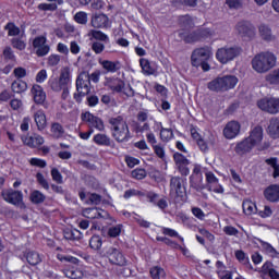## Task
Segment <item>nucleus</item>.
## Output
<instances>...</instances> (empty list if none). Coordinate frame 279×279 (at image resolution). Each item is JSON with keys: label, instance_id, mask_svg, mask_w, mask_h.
Segmentation results:
<instances>
[{"label": "nucleus", "instance_id": "nucleus-47", "mask_svg": "<svg viewBox=\"0 0 279 279\" xmlns=\"http://www.w3.org/2000/svg\"><path fill=\"white\" fill-rule=\"evenodd\" d=\"M173 158H174V162H175L177 167H182L184 165H189V159H186V157H184L180 153H175L173 155Z\"/></svg>", "mask_w": 279, "mask_h": 279}, {"label": "nucleus", "instance_id": "nucleus-25", "mask_svg": "<svg viewBox=\"0 0 279 279\" xmlns=\"http://www.w3.org/2000/svg\"><path fill=\"white\" fill-rule=\"evenodd\" d=\"M268 134L271 138H279V118H271L268 125Z\"/></svg>", "mask_w": 279, "mask_h": 279}, {"label": "nucleus", "instance_id": "nucleus-41", "mask_svg": "<svg viewBox=\"0 0 279 279\" xmlns=\"http://www.w3.org/2000/svg\"><path fill=\"white\" fill-rule=\"evenodd\" d=\"M266 165H269V167L274 168V178H279L278 158L272 157V158L266 159Z\"/></svg>", "mask_w": 279, "mask_h": 279}, {"label": "nucleus", "instance_id": "nucleus-31", "mask_svg": "<svg viewBox=\"0 0 279 279\" xmlns=\"http://www.w3.org/2000/svg\"><path fill=\"white\" fill-rule=\"evenodd\" d=\"M108 86L113 93H122L123 88H125V82L120 78H113L108 83Z\"/></svg>", "mask_w": 279, "mask_h": 279}, {"label": "nucleus", "instance_id": "nucleus-11", "mask_svg": "<svg viewBox=\"0 0 279 279\" xmlns=\"http://www.w3.org/2000/svg\"><path fill=\"white\" fill-rule=\"evenodd\" d=\"M257 107L268 114H278L279 112V98H264L257 101Z\"/></svg>", "mask_w": 279, "mask_h": 279}, {"label": "nucleus", "instance_id": "nucleus-1", "mask_svg": "<svg viewBox=\"0 0 279 279\" xmlns=\"http://www.w3.org/2000/svg\"><path fill=\"white\" fill-rule=\"evenodd\" d=\"M276 66V56L271 52H260L252 59V68L256 73H267Z\"/></svg>", "mask_w": 279, "mask_h": 279}, {"label": "nucleus", "instance_id": "nucleus-62", "mask_svg": "<svg viewBox=\"0 0 279 279\" xmlns=\"http://www.w3.org/2000/svg\"><path fill=\"white\" fill-rule=\"evenodd\" d=\"M125 162H126L128 167H130V169H134V167H136V165H141V160H138L132 156H126Z\"/></svg>", "mask_w": 279, "mask_h": 279}, {"label": "nucleus", "instance_id": "nucleus-38", "mask_svg": "<svg viewBox=\"0 0 279 279\" xmlns=\"http://www.w3.org/2000/svg\"><path fill=\"white\" fill-rule=\"evenodd\" d=\"M4 29L8 32V36H19V34H21V28L12 22L8 23Z\"/></svg>", "mask_w": 279, "mask_h": 279}, {"label": "nucleus", "instance_id": "nucleus-55", "mask_svg": "<svg viewBox=\"0 0 279 279\" xmlns=\"http://www.w3.org/2000/svg\"><path fill=\"white\" fill-rule=\"evenodd\" d=\"M160 138L161 141H171V138H173V131L171 129H162Z\"/></svg>", "mask_w": 279, "mask_h": 279}, {"label": "nucleus", "instance_id": "nucleus-17", "mask_svg": "<svg viewBox=\"0 0 279 279\" xmlns=\"http://www.w3.org/2000/svg\"><path fill=\"white\" fill-rule=\"evenodd\" d=\"M83 215L87 219H108V211L99 208H86L83 210Z\"/></svg>", "mask_w": 279, "mask_h": 279}, {"label": "nucleus", "instance_id": "nucleus-37", "mask_svg": "<svg viewBox=\"0 0 279 279\" xmlns=\"http://www.w3.org/2000/svg\"><path fill=\"white\" fill-rule=\"evenodd\" d=\"M45 199H46L45 194H43L38 190L33 191L31 194V201L33 202V204H43Z\"/></svg>", "mask_w": 279, "mask_h": 279}, {"label": "nucleus", "instance_id": "nucleus-19", "mask_svg": "<svg viewBox=\"0 0 279 279\" xmlns=\"http://www.w3.org/2000/svg\"><path fill=\"white\" fill-rule=\"evenodd\" d=\"M31 93L34 97L35 104H38V105L45 104V101L47 99V94L45 93V89H43V86L33 85Z\"/></svg>", "mask_w": 279, "mask_h": 279}, {"label": "nucleus", "instance_id": "nucleus-20", "mask_svg": "<svg viewBox=\"0 0 279 279\" xmlns=\"http://www.w3.org/2000/svg\"><path fill=\"white\" fill-rule=\"evenodd\" d=\"M64 276L71 279H82L88 276V272L84 271L83 268L72 267L63 270Z\"/></svg>", "mask_w": 279, "mask_h": 279}, {"label": "nucleus", "instance_id": "nucleus-24", "mask_svg": "<svg viewBox=\"0 0 279 279\" xmlns=\"http://www.w3.org/2000/svg\"><path fill=\"white\" fill-rule=\"evenodd\" d=\"M34 119L38 130H45V128H47V117L45 116V111H36L34 114Z\"/></svg>", "mask_w": 279, "mask_h": 279}, {"label": "nucleus", "instance_id": "nucleus-36", "mask_svg": "<svg viewBox=\"0 0 279 279\" xmlns=\"http://www.w3.org/2000/svg\"><path fill=\"white\" fill-rule=\"evenodd\" d=\"M51 133L53 134L54 138H62V135L64 134V128H62V124L58 122L52 123Z\"/></svg>", "mask_w": 279, "mask_h": 279}, {"label": "nucleus", "instance_id": "nucleus-2", "mask_svg": "<svg viewBox=\"0 0 279 279\" xmlns=\"http://www.w3.org/2000/svg\"><path fill=\"white\" fill-rule=\"evenodd\" d=\"M109 123L116 141H126V138H131L130 129L128 128V123L123 120V117L118 116L117 118H111Z\"/></svg>", "mask_w": 279, "mask_h": 279}, {"label": "nucleus", "instance_id": "nucleus-21", "mask_svg": "<svg viewBox=\"0 0 279 279\" xmlns=\"http://www.w3.org/2000/svg\"><path fill=\"white\" fill-rule=\"evenodd\" d=\"M265 198L268 202H279V185L278 184H274L268 186L265 192H264Z\"/></svg>", "mask_w": 279, "mask_h": 279}, {"label": "nucleus", "instance_id": "nucleus-6", "mask_svg": "<svg viewBox=\"0 0 279 279\" xmlns=\"http://www.w3.org/2000/svg\"><path fill=\"white\" fill-rule=\"evenodd\" d=\"M48 84L54 93H60L62 88L69 87V84H71V69L69 66L62 68L59 80L50 78Z\"/></svg>", "mask_w": 279, "mask_h": 279}, {"label": "nucleus", "instance_id": "nucleus-45", "mask_svg": "<svg viewBox=\"0 0 279 279\" xmlns=\"http://www.w3.org/2000/svg\"><path fill=\"white\" fill-rule=\"evenodd\" d=\"M266 82H268V84H279V69H276L266 75Z\"/></svg>", "mask_w": 279, "mask_h": 279}, {"label": "nucleus", "instance_id": "nucleus-16", "mask_svg": "<svg viewBox=\"0 0 279 279\" xmlns=\"http://www.w3.org/2000/svg\"><path fill=\"white\" fill-rule=\"evenodd\" d=\"M90 23L96 29H108L110 27V19L104 13L92 16Z\"/></svg>", "mask_w": 279, "mask_h": 279}, {"label": "nucleus", "instance_id": "nucleus-51", "mask_svg": "<svg viewBox=\"0 0 279 279\" xmlns=\"http://www.w3.org/2000/svg\"><path fill=\"white\" fill-rule=\"evenodd\" d=\"M29 165H32V167H39V169H45V167H47V161H45V159L34 157L29 159Z\"/></svg>", "mask_w": 279, "mask_h": 279}, {"label": "nucleus", "instance_id": "nucleus-27", "mask_svg": "<svg viewBox=\"0 0 279 279\" xmlns=\"http://www.w3.org/2000/svg\"><path fill=\"white\" fill-rule=\"evenodd\" d=\"M222 84L226 93V90H230L234 88L236 84H239V78H236V76L234 75H226V76H222Z\"/></svg>", "mask_w": 279, "mask_h": 279}, {"label": "nucleus", "instance_id": "nucleus-29", "mask_svg": "<svg viewBox=\"0 0 279 279\" xmlns=\"http://www.w3.org/2000/svg\"><path fill=\"white\" fill-rule=\"evenodd\" d=\"M101 66L105 69V71H108V73H117V71L121 69V62L105 60L101 62Z\"/></svg>", "mask_w": 279, "mask_h": 279}, {"label": "nucleus", "instance_id": "nucleus-10", "mask_svg": "<svg viewBox=\"0 0 279 279\" xmlns=\"http://www.w3.org/2000/svg\"><path fill=\"white\" fill-rule=\"evenodd\" d=\"M2 197L8 204L17 206V208H25V203L23 202V192L14 190H3Z\"/></svg>", "mask_w": 279, "mask_h": 279}, {"label": "nucleus", "instance_id": "nucleus-52", "mask_svg": "<svg viewBox=\"0 0 279 279\" xmlns=\"http://www.w3.org/2000/svg\"><path fill=\"white\" fill-rule=\"evenodd\" d=\"M36 180L38 184H40V186L45 189V191H49V182L47 181V179H45V175L43 173L38 172L36 174Z\"/></svg>", "mask_w": 279, "mask_h": 279}, {"label": "nucleus", "instance_id": "nucleus-14", "mask_svg": "<svg viewBox=\"0 0 279 279\" xmlns=\"http://www.w3.org/2000/svg\"><path fill=\"white\" fill-rule=\"evenodd\" d=\"M33 47L36 50V56L38 58H44V56H47L49 53L50 48L49 45H47V37L45 36H38L33 40Z\"/></svg>", "mask_w": 279, "mask_h": 279}, {"label": "nucleus", "instance_id": "nucleus-5", "mask_svg": "<svg viewBox=\"0 0 279 279\" xmlns=\"http://www.w3.org/2000/svg\"><path fill=\"white\" fill-rule=\"evenodd\" d=\"M191 60L192 66H201L203 71H210V65L208 64V60H210V49H195L192 53Z\"/></svg>", "mask_w": 279, "mask_h": 279}, {"label": "nucleus", "instance_id": "nucleus-59", "mask_svg": "<svg viewBox=\"0 0 279 279\" xmlns=\"http://www.w3.org/2000/svg\"><path fill=\"white\" fill-rule=\"evenodd\" d=\"M108 234L111 238L117 239V236H119V234H121V225L110 227L108 230Z\"/></svg>", "mask_w": 279, "mask_h": 279}, {"label": "nucleus", "instance_id": "nucleus-50", "mask_svg": "<svg viewBox=\"0 0 279 279\" xmlns=\"http://www.w3.org/2000/svg\"><path fill=\"white\" fill-rule=\"evenodd\" d=\"M235 257L239 259L240 263H243L244 265H248V267H252V264H250V258L247 257V255H245V252L236 251Z\"/></svg>", "mask_w": 279, "mask_h": 279}, {"label": "nucleus", "instance_id": "nucleus-22", "mask_svg": "<svg viewBox=\"0 0 279 279\" xmlns=\"http://www.w3.org/2000/svg\"><path fill=\"white\" fill-rule=\"evenodd\" d=\"M25 258L28 265H32L33 267H36V265H40V263H43V255L36 251H27L25 253Z\"/></svg>", "mask_w": 279, "mask_h": 279}, {"label": "nucleus", "instance_id": "nucleus-57", "mask_svg": "<svg viewBox=\"0 0 279 279\" xmlns=\"http://www.w3.org/2000/svg\"><path fill=\"white\" fill-rule=\"evenodd\" d=\"M230 173H231V182L238 185L243 184V179H241V174H239L236 170L231 169Z\"/></svg>", "mask_w": 279, "mask_h": 279}, {"label": "nucleus", "instance_id": "nucleus-60", "mask_svg": "<svg viewBox=\"0 0 279 279\" xmlns=\"http://www.w3.org/2000/svg\"><path fill=\"white\" fill-rule=\"evenodd\" d=\"M264 250L269 254V256H271L272 258H278L279 253L276 252V248H274V246H271V244L269 243H265L264 244Z\"/></svg>", "mask_w": 279, "mask_h": 279}, {"label": "nucleus", "instance_id": "nucleus-35", "mask_svg": "<svg viewBox=\"0 0 279 279\" xmlns=\"http://www.w3.org/2000/svg\"><path fill=\"white\" fill-rule=\"evenodd\" d=\"M124 199H130V197H145V193L141 190L130 189L124 192Z\"/></svg>", "mask_w": 279, "mask_h": 279}, {"label": "nucleus", "instance_id": "nucleus-46", "mask_svg": "<svg viewBox=\"0 0 279 279\" xmlns=\"http://www.w3.org/2000/svg\"><path fill=\"white\" fill-rule=\"evenodd\" d=\"M38 10H41V12H56V10H58V4L40 3V4H38Z\"/></svg>", "mask_w": 279, "mask_h": 279}, {"label": "nucleus", "instance_id": "nucleus-23", "mask_svg": "<svg viewBox=\"0 0 279 279\" xmlns=\"http://www.w3.org/2000/svg\"><path fill=\"white\" fill-rule=\"evenodd\" d=\"M207 88L213 93H226L223 87V77H217L207 84Z\"/></svg>", "mask_w": 279, "mask_h": 279}, {"label": "nucleus", "instance_id": "nucleus-15", "mask_svg": "<svg viewBox=\"0 0 279 279\" xmlns=\"http://www.w3.org/2000/svg\"><path fill=\"white\" fill-rule=\"evenodd\" d=\"M81 119L85 123H88L89 128H96V130H104V121L88 111L82 113Z\"/></svg>", "mask_w": 279, "mask_h": 279}, {"label": "nucleus", "instance_id": "nucleus-40", "mask_svg": "<svg viewBox=\"0 0 279 279\" xmlns=\"http://www.w3.org/2000/svg\"><path fill=\"white\" fill-rule=\"evenodd\" d=\"M263 138V126H255L250 134V141H262Z\"/></svg>", "mask_w": 279, "mask_h": 279}, {"label": "nucleus", "instance_id": "nucleus-3", "mask_svg": "<svg viewBox=\"0 0 279 279\" xmlns=\"http://www.w3.org/2000/svg\"><path fill=\"white\" fill-rule=\"evenodd\" d=\"M99 255L101 258H108L111 265H118L119 267H125L128 265V259L121 251L114 246H105Z\"/></svg>", "mask_w": 279, "mask_h": 279}, {"label": "nucleus", "instance_id": "nucleus-43", "mask_svg": "<svg viewBox=\"0 0 279 279\" xmlns=\"http://www.w3.org/2000/svg\"><path fill=\"white\" fill-rule=\"evenodd\" d=\"M11 45L13 49H17L19 51H24L25 47H27V44L19 37L12 38Z\"/></svg>", "mask_w": 279, "mask_h": 279}, {"label": "nucleus", "instance_id": "nucleus-63", "mask_svg": "<svg viewBox=\"0 0 279 279\" xmlns=\"http://www.w3.org/2000/svg\"><path fill=\"white\" fill-rule=\"evenodd\" d=\"M13 75H15L17 80H22V77H26L27 70H25L24 68H15L13 71Z\"/></svg>", "mask_w": 279, "mask_h": 279}, {"label": "nucleus", "instance_id": "nucleus-9", "mask_svg": "<svg viewBox=\"0 0 279 279\" xmlns=\"http://www.w3.org/2000/svg\"><path fill=\"white\" fill-rule=\"evenodd\" d=\"M235 32L238 36L244 40H252V38L256 36V28L247 21L238 22L235 25Z\"/></svg>", "mask_w": 279, "mask_h": 279}, {"label": "nucleus", "instance_id": "nucleus-54", "mask_svg": "<svg viewBox=\"0 0 279 279\" xmlns=\"http://www.w3.org/2000/svg\"><path fill=\"white\" fill-rule=\"evenodd\" d=\"M226 3L231 10H241L243 8V0H226Z\"/></svg>", "mask_w": 279, "mask_h": 279}, {"label": "nucleus", "instance_id": "nucleus-13", "mask_svg": "<svg viewBox=\"0 0 279 279\" xmlns=\"http://www.w3.org/2000/svg\"><path fill=\"white\" fill-rule=\"evenodd\" d=\"M170 193L177 197H183L186 193V187H184V180L180 177H172L170 180Z\"/></svg>", "mask_w": 279, "mask_h": 279}, {"label": "nucleus", "instance_id": "nucleus-34", "mask_svg": "<svg viewBox=\"0 0 279 279\" xmlns=\"http://www.w3.org/2000/svg\"><path fill=\"white\" fill-rule=\"evenodd\" d=\"M131 178H133V180H145L147 178V170L143 168H136L131 171Z\"/></svg>", "mask_w": 279, "mask_h": 279}, {"label": "nucleus", "instance_id": "nucleus-7", "mask_svg": "<svg viewBox=\"0 0 279 279\" xmlns=\"http://www.w3.org/2000/svg\"><path fill=\"white\" fill-rule=\"evenodd\" d=\"M256 147L258 151H265V149H269V142L265 141H242L236 144L235 151L240 156L243 154H247V151H252V148Z\"/></svg>", "mask_w": 279, "mask_h": 279}, {"label": "nucleus", "instance_id": "nucleus-26", "mask_svg": "<svg viewBox=\"0 0 279 279\" xmlns=\"http://www.w3.org/2000/svg\"><path fill=\"white\" fill-rule=\"evenodd\" d=\"M140 66L142 68L144 75H154V73H156V68H154L151 62L145 58L140 59Z\"/></svg>", "mask_w": 279, "mask_h": 279}, {"label": "nucleus", "instance_id": "nucleus-33", "mask_svg": "<svg viewBox=\"0 0 279 279\" xmlns=\"http://www.w3.org/2000/svg\"><path fill=\"white\" fill-rule=\"evenodd\" d=\"M90 36L95 40H98L99 43H105L106 45H108V43H110V37H108V35H106L101 31H90Z\"/></svg>", "mask_w": 279, "mask_h": 279}, {"label": "nucleus", "instance_id": "nucleus-61", "mask_svg": "<svg viewBox=\"0 0 279 279\" xmlns=\"http://www.w3.org/2000/svg\"><path fill=\"white\" fill-rule=\"evenodd\" d=\"M198 40H199V35H198L197 31H194V32L190 33L185 37V43H187V44L198 43Z\"/></svg>", "mask_w": 279, "mask_h": 279}, {"label": "nucleus", "instance_id": "nucleus-53", "mask_svg": "<svg viewBox=\"0 0 279 279\" xmlns=\"http://www.w3.org/2000/svg\"><path fill=\"white\" fill-rule=\"evenodd\" d=\"M162 233L166 234L167 236H172V238H178L182 243H184V238L180 236L178 231L171 229V228H163Z\"/></svg>", "mask_w": 279, "mask_h": 279}, {"label": "nucleus", "instance_id": "nucleus-12", "mask_svg": "<svg viewBox=\"0 0 279 279\" xmlns=\"http://www.w3.org/2000/svg\"><path fill=\"white\" fill-rule=\"evenodd\" d=\"M205 178H206L208 191H213L214 193H217L219 195L225 193L223 185L219 183V178L215 175V172L213 171L205 172Z\"/></svg>", "mask_w": 279, "mask_h": 279}, {"label": "nucleus", "instance_id": "nucleus-64", "mask_svg": "<svg viewBox=\"0 0 279 279\" xmlns=\"http://www.w3.org/2000/svg\"><path fill=\"white\" fill-rule=\"evenodd\" d=\"M48 64H49V66H58V64H60V56L59 54H51L48 58Z\"/></svg>", "mask_w": 279, "mask_h": 279}, {"label": "nucleus", "instance_id": "nucleus-28", "mask_svg": "<svg viewBox=\"0 0 279 279\" xmlns=\"http://www.w3.org/2000/svg\"><path fill=\"white\" fill-rule=\"evenodd\" d=\"M242 208L245 215H256L258 213L256 203L252 202L251 199H245L242 204Z\"/></svg>", "mask_w": 279, "mask_h": 279}, {"label": "nucleus", "instance_id": "nucleus-56", "mask_svg": "<svg viewBox=\"0 0 279 279\" xmlns=\"http://www.w3.org/2000/svg\"><path fill=\"white\" fill-rule=\"evenodd\" d=\"M104 49H106V45L101 44V41H94L92 44V50L97 54L104 53Z\"/></svg>", "mask_w": 279, "mask_h": 279}, {"label": "nucleus", "instance_id": "nucleus-30", "mask_svg": "<svg viewBox=\"0 0 279 279\" xmlns=\"http://www.w3.org/2000/svg\"><path fill=\"white\" fill-rule=\"evenodd\" d=\"M258 29L259 36H262L263 40H274V34L271 33V28L268 25L262 24L259 25Z\"/></svg>", "mask_w": 279, "mask_h": 279}, {"label": "nucleus", "instance_id": "nucleus-32", "mask_svg": "<svg viewBox=\"0 0 279 279\" xmlns=\"http://www.w3.org/2000/svg\"><path fill=\"white\" fill-rule=\"evenodd\" d=\"M11 89L17 94L25 93V90H27V83L17 78L11 84Z\"/></svg>", "mask_w": 279, "mask_h": 279}, {"label": "nucleus", "instance_id": "nucleus-4", "mask_svg": "<svg viewBox=\"0 0 279 279\" xmlns=\"http://www.w3.org/2000/svg\"><path fill=\"white\" fill-rule=\"evenodd\" d=\"M76 90L74 99L77 104H82V97H86L90 93V74L82 72L76 78Z\"/></svg>", "mask_w": 279, "mask_h": 279}, {"label": "nucleus", "instance_id": "nucleus-8", "mask_svg": "<svg viewBox=\"0 0 279 279\" xmlns=\"http://www.w3.org/2000/svg\"><path fill=\"white\" fill-rule=\"evenodd\" d=\"M239 56H241V48L239 47H222L216 51V58L220 64H228Z\"/></svg>", "mask_w": 279, "mask_h": 279}, {"label": "nucleus", "instance_id": "nucleus-42", "mask_svg": "<svg viewBox=\"0 0 279 279\" xmlns=\"http://www.w3.org/2000/svg\"><path fill=\"white\" fill-rule=\"evenodd\" d=\"M101 245H104V242L101 241V236L94 235L89 240V246L92 250H101Z\"/></svg>", "mask_w": 279, "mask_h": 279}, {"label": "nucleus", "instance_id": "nucleus-44", "mask_svg": "<svg viewBox=\"0 0 279 279\" xmlns=\"http://www.w3.org/2000/svg\"><path fill=\"white\" fill-rule=\"evenodd\" d=\"M74 21L78 23L80 25H86L88 23V14L86 12H77L74 15Z\"/></svg>", "mask_w": 279, "mask_h": 279}, {"label": "nucleus", "instance_id": "nucleus-58", "mask_svg": "<svg viewBox=\"0 0 279 279\" xmlns=\"http://www.w3.org/2000/svg\"><path fill=\"white\" fill-rule=\"evenodd\" d=\"M258 215L262 217V219H267L268 217H271L274 215V210L270 206H265L263 210L258 211Z\"/></svg>", "mask_w": 279, "mask_h": 279}, {"label": "nucleus", "instance_id": "nucleus-39", "mask_svg": "<svg viewBox=\"0 0 279 279\" xmlns=\"http://www.w3.org/2000/svg\"><path fill=\"white\" fill-rule=\"evenodd\" d=\"M2 56L5 62H14V60H16V56H14V50H12V47L10 46H7L3 49Z\"/></svg>", "mask_w": 279, "mask_h": 279}, {"label": "nucleus", "instance_id": "nucleus-18", "mask_svg": "<svg viewBox=\"0 0 279 279\" xmlns=\"http://www.w3.org/2000/svg\"><path fill=\"white\" fill-rule=\"evenodd\" d=\"M239 132H241V124H239L236 121L227 123L226 128L223 129V135L229 140L234 138Z\"/></svg>", "mask_w": 279, "mask_h": 279}, {"label": "nucleus", "instance_id": "nucleus-48", "mask_svg": "<svg viewBox=\"0 0 279 279\" xmlns=\"http://www.w3.org/2000/svg\"><path fill=\"white\" fill-rule=\"evenodd\" d=\"M150 276L153 279L165 278V269H162L160 267H153L150 269Z\"/></svg>", "mask_w": 279, "mask_h": 279}, {"label": "nucleus", "instance_id": "nucleus-49", "mask_svg": "<svg viewBox=\"0 0 279 279\" xmlns=\"http://www.w3.org/2000/svg\"><path fill=\"white\" fill-rule=\"evenodd\" d=\"M51 178L53 182H57V184H62L64 182L62 173H60V170H58V168L51 169Z\"/></svg>", "mask_w": 279, "mask_h": 279}]
</instances>
